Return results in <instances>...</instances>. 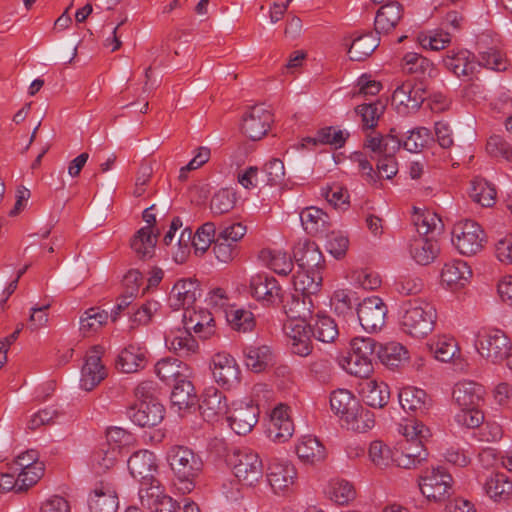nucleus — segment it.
Returning <instances> with one entry per match:
<instances>
[{"instance_id":"nucleus-1","label":"nucleus","mask_w":512,"mask_h":512,"mask_svg":"<svg viewBox=\"0 0 512 512\" xmlns=\"http://www.w3.org/2000/svg\"><path fill=\"white\" fill-rule=\"evenodd\" d=\"M398 431L404 436L395 453V463L405 469L416 468L427 460L428 452L423 441L430 437V430L422 422L410 420L399 425Z\"/></svg>"},{"instance_id":"nucleus-2","label":"nucleus","mask_w":512,"mask_h":512,"mask_svg":"<svg viewBox=\"0 0 512 512\" xmlns=\"http://www.w3.org/2000/svg\"><path fill=\"white\" fill-rule=\"evenodd\" d=\"M167 459L170 467L182 486L180 490L190 492L195 487V480L203 470L202 458L185 446L170 448Z\"/></svg>"},{"instance_id":"nucleus-3","label":"nucleus","mask_w":512,"mask_h":512,"mask_svg":"<svg viewBox=\"0 0 512 512\" xmlns=\"http://www.w3.org/2000/svg\"><path fill=\"white\" fill-rule=\"evenodd\" d=\"M436 318V309L431 303L422 299H414L404 304L401 325L407 334L415 338H422L433 331Z\"/></svg>"},{"instance_id":"nucleus-4","label":"nucleus","mask_w":512,"mask_h":512,"mask_svg":"<svg viewBox=\"0 0 512 512\" xmlns=\"http://www.w3.org/2000/svg\"><path fill=\"white\" fill-rule=\"evenodd\" d=\"M228 464L239 481L254 485L263 475V464L259 455L248 448L235 449L228 456Z\"/></svg>"},{"instance_id":"nucleus-5","label":"nucleus","mask_w":512,"mask_h":512,"mask_svg":"<svg viewBox=\"0 0 512 512\" xmlns=\"http://www.w3.org/2000/svg\"><path fill=\"white\" fill-rule=\"evenodd\" d=\"M485 233L473 220L456 223L452 230V243L463 255L471 256L480 252L484 246Z\"/></svg>"},{"instance_id":"nucleus-6","label":"nucleus","mask_w":512,"mask_h":512,"mask_svg":"<svg viewBox=\"0 0 512 512\" xmlns=\"http://www.w3.org/2000/svg\"><path fill=\"white\" fill-rule=\"evenodd\" d=\"M427 91L428 86L423 80L405 81L394 90L392 104L399 114L416 112L425 101Z\"/></svg>"},{"instance_id":"nucleus-7","label":"nucleus","mask_w":512,"mask_h":512,"mask_svg":"<svg viewBox=\"0 0 512 512\" xmlns=\"http://www.w3.org/2000/svg\"><path fill=\"white\" fill-rule=\"evenodd\" d=\"M452 482V476L444 468L436 467L419 478L418 486L428 500L443 501L451 494Z\"/></svg>"},{"instance_id":"nucleus-8","label":"nucleus","mask_w":512,"mask_h":512,"mask_svg":"<svg viewBox=\"0 0 512 512\" xmlns=\"http://www.w3.org/2000/svg\"><path fill=\"white\" fill-rule=\"evenodd\" d=\"M475 345L480 355L493 363L506 360L511 350L509 338L497 329L480 333Z\"/></svg>"},{"instance_id":"nucleus-9","label":"nucleus","mask_w":512,"mask_h":512,"mask_svg":"<svg viewBox=\"0 0 512 512\" xmlns=\"http://www.w3.org/2000/svg\"><path fill=\"white\" fill-rule=\"evenodd\" d=\"M87 504L90 512H116L118 510V494L110 477L98 480L93 484Z\"/></svg>"},{"instance_id":"nucleus-10","label":"nucleus","mask_w":512,"mask_h":512,"mask_svg":"<svg viewBox=\"0 0 512 512\" xmlns=\"http://www.w3.org/2000/svg\"><path fill=\"white\" fill-rule=\"evenodd\" d=\"M387 306L378 296L365 298L357 307V316L362 328L370 333L377 332L385 325Z\"/></svg>"},{"instance_id":"nucleus-11","label":"nucleus","mask_w":512,"mask_h":512,"mask_svg":"<svg viewBox=\"0 0 512 512\" xmlns=\"http://www.w3.org/2000/svg\"><path fill=\"white\" fill-rule=\"evenodd\" d=\"M212 374L215 381L225 389H231L240 384L239 365L228 353L219 352L212 357Z\"/></svg>"},{"instance_id":"nucleus-12","label":"nucleus","mask_w":512,"mask_h":512,"mask_svg":"<svg viewBox=\"0 0 512 512\" xmlns=\"http://www.w3.org/2000/svg\"><path fill=\"white\" fill-rule=\"evenodd\" d=\"M102 346H93L85 356L81 369L80 386L85 391H92L107 376L105 366L101 363Z\"/></svg>"},{"instance_id":"nucleus-13","label":"nucleus","mask_w":512,"mask_h":512,"mask_svg":"<svg viewBox=\"0 0 512 512\" xmlns=\"http://www.w3.org/2000/svg\"><path fill=\"white\" fill-rule=\"evenodd\" d=\"M288 339V345L293 354L306 357L311 354L313 346L311 329L308 322L287 320L283 326Z\"/></svg>"},{"instance_id":"nucleus-14","label":"nucleus","mask_w":512,"mask_h":512,"mask_svg":"<svg viewBox=\"0 0 512 512\" xmlns=\"http://www.w3.org/2000/svg\"><path fill=\"white\" fill-rule=\"evenodd\" d=\"M273 115L263 105H255L243 116L241 130L251 140H260L266 135Z\"/></svg>"},{"instance_id":"nucleus-15","label":"nucleus","mask_w":512,"mask_h":512,"mask_svg":"<svg viewBox=\"0 0 512 512\" xmlns=\"http://www.w3.org/2000/svg\"><path fill=\"white\" fill-rule=\"evenodd\" d=\"M259 417V407L250 402H236L233 404L232 411L227 417V421L232 430L238 435H246L251 432L257 424Z\"/></svg>"},{"instance_id":"nucleus-16","label":"nucleus","mask_w":512,"mask_h":512,"mask_svg":"<svg viewBox=\"0 0 512 512\" xmlns=\"http://www.w3.org/2000/svg\"><path fill=\"white\" fill-rule=\"evenodd\" d=\"M164 406L158 400L137 402L127 410L133 423L140 427H154L164 418Z\"/></svg>"},{"instance_id":"nucleus-17","label":"nucleus","mask_w":512,"mask_h":512,"mask_svg":"<svg viewBox=\"0 0 512 512\" xmlns=\"http://www.w3.org/2000/svg\"><path fill=\"white\" fill-rule=\"evenodd\" d=\"M251 295L266 305H274L283 301L282 288L278 281L267 274H257L250 280Z\"/></svg>"},{"instance_id":"nucleus-18","label":"nucleus","mask_w":512,"mask_h":512,"mask_svg":"<svg viewBox=\"0 0 512 512\" xmlns=\"http://www.w3.org/2000/svg\"><path fill=\"white\" fill-rule=\"evenodd\" d=\"M288 410V406L280 404L272 410L270 415L267 435L275 443L288 441L294 433V424Z\"/></svg>"},{"instance_id":"nucleus-19","label":"nucleus","mask_w":512,"mask_h":512,"mask_svg":"<svg viewBox=\"0 0 512 512\" xmlns=\"http://www.w3.org/2000/svg\"><path fill=\"white\" fill-rule=\"evenodd\" d=\"M199 410L203 419L207 422H217L228 412V404L225 395L215 387L204 390Z\"/></svg>"},{"instance_id":"nucleus-20","label":"nucleus","mask_w":512,"mask_h":512,"mask_svg":"<svg viewBox=\"0 0 512 512\" xmlns=\"http://www.w3.org/2000/svg\"><path fill=\"white\" fill-rule=\"evenodd\" d=\"M201 295L199 283L194 279H180L174 286L168 297L169 306L174 310L190 308Z\"/></svg>"},{"instance_id":"nucleus-21","label":"nucleus","mask_w":512,"mask_h":512,"mask_svg":"<svg viewBox=\"0 0 512 512\" xmlns=\"http://www.w3.org/2000/svg\"><path fill=\"white\" fill-rule=\"evenodd\" d=\"M296 469L288 461L273 460L267 471V480L276 494L287 492L296 479Z\"/></svg>"},{"instance_id":"nucleus-22","label":"nucleus","mask_w":512,"mask_h":512,"mask_svg":"<svg viewBox=\"0 0 512 512\" xmlns=\"http://www.w3.org/2000/svg\"><path fill=\"white\" fill-rule=\"evenodd\" d=\"M184 329L194 331L202 339H208L215 333V321L208 310L186 308L183 313Z\"/></svg>"},{"instance_id":"nucleus-23","label":"nucleus","mask_w":512,"mask_h":512,"mask_svg":"<svg viewBox=\"0 0 512 512\" xmlns=\"http://www.w3.org/2000/svg\"><path fill=\"white\" fill-rule=\"evenodd\" d=\"M293 257L300 269L321 272L324 268V257L319 247L309 240L299 242L293 250Z\"/></svg>"},{"instance_id":"nucleus-24","label":"nucleus","mask_w":512,"mask_h":512,"mask_svg":"<svg viewBox=\"0 0 512 512\" xmlns=\"http://www.w3.org/2000/svg\"><path fill=\"white\" fill-rule=\"evenodd\" d=\"M128 469L133 478L140 482L151 481L158 473L155 455L148 450H140L130 456Z\"/></svg>"},{"instance_id":"nucleus-25","label":"nucleus","mask_w":512,"mask_h":512,"mask_svg":"<svg viewBox=\"0 0 512 512\" xmlns=\"http://www.w3.org/2000/svg\"><path fill=\"white\" fill-rule=\"evenodd\" d=\"M359 394L364 403L372 408H384L390 399V390L386 383L367 379L359 383Z\"/></svg>"},{"instance_id":"nucleus-26","label":"nucleus","mask_w":512,"mask_h":512,"mask_svg":"<svg viewBox=\"0 0 512 512\" xmlns=\"http://www.w3.org/2000/svg\"><path fill=\"white\" fill-rule=\"evenodd\" d=\"M485 388L470 380L458 382L453 389V399L459 407H479L484 401Z\"/></svg>"},{"instance_id":"nucleus-27","label":"nucleus","mask_w":512,"mask_h":512,"mask_svg":"<svg viewBox=\"0 0 512 512\" xmlns=\"http://www.w3.org/2000/svg\"><path fill=\"white\" fill-rule=\"evenodd\" d=\"M403 8L397 1H388L376 13L374 29L377 35L388 34L402 18Z\"/></svg>"},{"instance_id":"nucleus-28","label":"nucleus","mask_w":512,"mask_h":512,"mask_svg":"<svg viewBox=\"0 0 512 512\" xmlns=\"http://www.w3.org/2000/svg\"><path fill=\"white\" fill-rule=\"evenodd\" d=\"M468 50H450L443 58L445 67L458 77L471 79L476 69V62Z\"/></svg>"},{"instance_id":"nucleus-29","label":"nucleus","mask_w":512,"mask_h":512,"mask_svg":"<svg viewBox=\"0 0 512 512\" xmlns=\"http://www.w3.org/2000/svg\"><path fill=\"white\" fill-rule=\"evenodd\" d=\"M414 210L413 223L419 237L436 239L444 230L442 219L429 210L423 212H418L416 208Z\"/></svg>"},{"instance_id":"nucleus-30","label":"nucleus","mask_w":512,"mask_h":512,"mask_svg":"<svg viewBox=\"0 0 512 512\" xmlns=\"http://www.w3.org/2000/svg\"><path fill=\"white\" fill-rule=\"evenodd\" d=\"M304 230L313 236L322 237L330 227L329 216L316 207H307L300 213Z\"/></svg>"},{"instance_id":"nucleus-31","label":"nucleus","mask_w":512,"mask_h":512,"mask_svg":"<svg viewBox=\"0 0 512 512\" xmlns=\"http://www.w3.org/2000/svg\"><path fill=\"white\" fill-rule=\"evenodd\" d=\"M146 364V350L134 345L124 348L116 360V367L123 373H135Z\"/></svg>"},{"instance_id":"nucleus-32","label":"nucleus","mask_w":512,"mask_h":512,"mask_svg":"<svg viewBox=\"0 0 512 512\" xmlns=\"http://www.w3.org/2000/svg\"><path fill=\"white\" fill-rule=\"evenodd\" d=\"M471 276L472 271L463 260H451L444 264L441 271V280L449 287H463Z\"/></svg>"},{"instance_id":"nucleus-33","label":"nucleus","mask_w":512,"mask_h":512,"mask_svg":"<svg viewBox=\"0 0 512 512\" xmlns=\"http://www.w3.org/2000/svg\"><path fill=\"white\" fill-rule=\"evenodd\" d=\"M288 320L308 322L312 318L313 302L309 295L294 293L284 304Z\"/></svg>"},{"instance_id":"nucleus-34","label":"nucleus","mask_w":512,"mask_h":512,"mask_svg":"<svg viewBox=\"0 0 512 512\" xmlns=\"http://www.w3.org/2000/svg\"><path fill=\"white\" fill-rule=\"evenodd\" d=\"M171 403L173 406H177L179 411L188 410L198 403L195 388L188 380V375L173 384Z\"/></svg>"},{"instance_id":"nucleus-35","label":"nucleus","mask_w":512,"mask_h":512,"mask_svg":"<svg viewBox=\"0 0 512 512\" xmlns=\"http://www.w3.org/2000/svg\"><path fill=\"white\" fill-rule=\"evenodd\" d=\"M165 343L170 350H173L181 357H187L194 354L198 349V344L190 332L178 329L177 332L171 331L165 336Z\"/></svg>"},{"instance_id":"nucleus-36","label":"nucleus","mask_w":512,"mask_h":512,"mask_svg":"<svg viewBox=\"0 0 512 512\" xmlns=\"http://www.w3.org/2000/svg\"><path fill=\"white\" fill-rule=\"evenodd\" d=\"M296 453L299 459L307 464L321 462L326 457L325 447L314 436H303L296 446Z\"/></svg>"},{"instance_id":"nucleus-37","label":"nucleus","mask_w":512,"mask_h":512,"mask_svg":"<svg viewBox=\"0 0 512 512\" xmlns=\"http://www.w3.org/2000/svg\"><path fill=\"white\" fill-rule=\"evenodd\" d=\"M159 234L158 229L156 233H150L149 227H142L137 231L131 240V249L139 259L145 260L153 257Z\"/></svg>"},{"instance_id":"nucleus-38","label":"nucleus","mask_w":512,"mask_h":512,"mask_svg":"<svg viewBox=\"0 0 512 512\" xmlns=\"http://www.w3.org/2000/svg\"><path fill=\"white\" fill-rule=\"evenodd\" d=\"M380 38L372 32H368L357 36L353 39L349 49L348 55L352 61H363L369 57L374 50L379 46Z\"/></svg>"},{"instance_id":"nucleus-39","label":"nucleus","mask_w":512,"mask_h":512,"mask_svg":"<svg viewBox=\"0 0 512 512\" xmlns=\"http://www.w3.org/2000/svg\"><path fill=\"white\" fill-rule=\"evenodd\" d=\"M189 368L178 359L165 358L158 361L155 365V373L164 382L174 384L178 380L187 376Z\"/></svg>"},{"instance_id":"nucleus-40","label":"nucleus","mask_w":512,"mask_h":512,"mask_svg":"<svg viewBox=\"0 0 512 512\" xmlns=\"http://www.w3.org/2000/svg\"><path fill=\"white\" fill-rule=\"evenodd\" d=\"M412 258L421 265L430 264L439 253V246L436 239L418 237L410 245Z\"/></svg>"},{"instance_id":"nucleus-41","label":"nucleus","mask_w":512,"mask_h":512,"mask_svg":"<svg viewBox=\"0 0 512 512\" xmlns=\"http://www.w3.org/2000/svg\"><path fill=\"white\" fill-rule=\"evenodd\" d=\"M399 403L405 411L423 413L429 406L427 393L415 387H405L399 392Z\"/></svg>"},{"instance_id":"nucleus-42","label":"nucleus","mask_w":512,"mask_h":512,"mask_svg":"<svg viewBox=\"0 0 512 512\" xmlns=\"http://www.w3.org/2000/svg\"><path fill=\"white\" fill-rule=\"evenodd\" d=\"M312 336L323 343H331L338 336V328L334 320L326 315H317L308 322Z\"/></svg>"},{"instance_id":"nucleus-43","label":"nucleus","mask_w":512,"mask_h":512,"mask_svg":"<svg viewBox=\"0 0 512 512\" xmlns=\"http://www.w3.org/2000/svg\"><path fill=\"white\" fill-rule=\"evenodd\" d=\"M486 494L494 501H504L512 494V482L504 473H492L484 483Z\"/></svg>"},{"instance_id":"nucleus-44","label":"nucleus","mask_w":512,"mask_h":512,"mask_svg":"<svg viewBox=\"0 0 512 512\" xmlns=\"http://www.w3.org/2000/svg\"><path fill=\"white\" fill-rule=\"evenodd\" d=\"M321 272L300 269L293 275V285L296 293L314 295L319 292L322 285Z\"/></svg>"},{"instance_id":"nucleus-45","label":"nucleus","mask_w":512,"mask_h":512,"mask_svg":"<svg viewBox=\"0 0 512 512\" xmlns=\"http://www.w3.org/2000/svg\"><path fill=\"white\" fill-rule=\"evenodd\" d=\"M119 449L102 444L91 455V468L96 474L106 473L112 469L119 457Z\"/></svg>"},{"instance_id":"nucleus-46","label":"nucleus","mask_w":512,"mask_h":512,"mask_svg":"<svg viewBox=\"0 0 512 512\" xmlns=\"http://www.w3.org/2000/svg\"><path fill=\"white\" fill-rule=\"evenodd\" d=\"M359 403L358 399L346 389H338L330 396L331 409L342 421L345 416L358 409Z\"/></svg>"},{"instance_id":"nucleus-47","label":"nucleus","mask_w":512,"mask_h":512,"mask_svg":"<svg viewBox=\"0 0 512 512\" xmlns=\"http://www.w3.org/2000/svg\"><path fill=\"white\" fill-rule=\"evenodd\" d=\"M478 65L494 71H504L507 68L506 58L496 47H485L482 41L477 42Z\"/></svg>"},{"instance_id":"nucleus-48","label":"nucleus","mask_w":512,"mask_h":512,"mask_svg":"<svg viewBox=\"0 0 512 512\" xmlns=\"http://www.w3.org/2000/svg\"><path fill=\"white\" fill-rule=\"evenodd\" d=\"M245 364L253 372H261L272 363L273 356L270 347H247L244 350Z\"/></svg>"},{"instance_id":"nucleus-49","label":"nucleus","mask_w":512,"mask_h":512,"mask_svg":"<svg viewBox=\"0 0 512 512\" xmlns=\"http://www.w3.org/2000/svg\"><path fill=\"white\" fill-rule=\"evenodd\" d=\"M403 68L410 74H416L423 81L426 76L433 77L436 72L429 59L413 52H409L403 57Z\"/></svg>"},{"instance_id":"nucleus-50","label":"nucleus","mask_w":512,"mask_h":512,"mask_svg":"<svg viewBox=\"0 0 512 512\" xmlns=\"http://www.w3.org/2000/svg\"><path fill=\"white\" fill-rule=\"evenodd\" d=\"M343 423L347 429L364 433L374 427L375 415L359 403L358 409L345 416Z\"/></svg>"},{"instance_id":"nucleus-51","label":"nucleus","mask_w":512,"mask_h":512,"mask_svg":"<svg viewBox=\"0 0 512 512\" xmlns=\"http://www.w3.org/2000/svg\"><path fill=\"white\" fill-rule=\"evenodd\" d=\"M430 351L434 357L441 362L451 361L459 354V347L456 340L447 335L438 336L429 344Z\"/></svg>"},{"instance_id":"nucleus-52","label":"nucleus","mask_w":512,"mask_h":512,"mask_svg":"<svg viewBox=\"0 0 512 512\" xmlns=\"http://www.w3.org/2000/svg\"><path fill=\"white\" fill-rule=\"evenodd\" d=\"M377 359L388 367H397L408 359V351L403 345L396 342H391L384 346L379 345Z\"/></svg>"},{"instance_id":"nucleus-53","label":"nucleus","mask_w":512,"mask_h":512,"mask_svg":"<svg viewBox=\"0 0 512 512\" xmlns=\"http://www.w3.org/2000/svg\"><path fill=\"white\" fill-rule=\"evenodd\" d=\"M471 199L483 207H491L495 203L496 190L483 178H475L469 190Z\"/></svg>"},{"instance_id":"nucleus-54","label":"nucleus","mask_w":512,"mask_h":512,"mask_svg":"<svg viewBox=\"0 0 512 512\" xmlns=\"http://www.w3.org/2000/svg\"><path fill=\"white\" fill-rule=\"evenodd\" d=\"M108 312L98 307H91L80 317V331L86 336L97 332L108 320Z\"/></svg>"},{"instance_id":"nucleus-55","label":"nucleus","mask_w":512,"mask_h":512,"mask_svg":"<svg viewBox=\"0 0 512 512\" xmlns=\"http://www.w3.org/2000/svg\"><path fill=\"white\" fill-rule=\"evenodd\" d=\"M17 464L21 467L22 471L19 474V488L18 490H27L29 487L37 483L44 473L42 463L33 464V462H26L25 456L17 457Z\"/></svg>"},{"instance_id":"nucleus-56","label":"nucleus","mask_w":512,"mask_h":512,"mask_svg":"<svg viewBox=\"0 0 512 512\" xmlns=\"http://www.w3.org/2000/svg\"><path fill=\"white\" fill-rule=\"evenodd\" d=\"M384 111L385 105L379 100L361 104L355 108V112L361 117L363 128L365 129H374L378 125V120Z\"/></svg>"},{"instance_id":"nucleus-57","label":"nucleus","mask_w":512,"mask_h":512,"mask_svg":"<svg viewBox=\"0 0 512 512\" xmlns=\"http://www.w3.org/2000/svg\"><path fill=\"white\" fill-rule=\"evenodd\" d=\"M164 495V488L155 477L151 481L140 482L139 498L144 507L152 509Z\"/></svg>"},{"instance_id":"nucleus-58","label":"nucleus","mask_w":512,"mask_h":512,"mask_svg":"<svg viewBox=\"0 0 512 512\" xmlns=\"http://www.w3.org/2000/svg\"><path fill=\"white\" fill-rule=\"evenodd\" d=\"M370 461L378 468L384 469L395 462V454L392 453L389 446L381 440H374L370 443L368 449Z\"/></svg>"},{"instance_id":"nucleus-59","label":"nucleus","mask_w":512,"mask_h":512,"mask_svg":"<svg viewBox=\"0 0 512 512\" xmlns=\"http://www.w3.org/2000/svg\"><path fill=\"white\" fill-rule=\"evenodd\" d=\"M262 257L268 258V266L279 275H288L293 269V261L291 257L283 251L264 250Z\"/></svg>"},{"instance_id":"nucleus-60","label":"nucleus","mask_w":512,"mask_h":512,"mask_svg":"<svg viewBox=\"0 0 512 512\" xmlns=\"http://www.w3.org/2000/svg\"><path fill=\"white\" fill-rule=\"evenodd\" d=\"M236 202V195L233 191L227 188L217 191L211 201L210 209L215 215H222L231 211Z\"/></svg>"},{"instance_id":"nucleus-61","label":"nucleus","mask_w":512,"mask_h":512,"mask_svg":"<svg viewBox=\"0 0 512 512\" xmlns=\"http://www.w3.org/2000/svg\"><path fill=\"white\" fill-rule=\"evenodd\" d=\"M326 238L325 247L327 251L335 258H340L346 254L349 246V240L346 235L340 231H329L321 237Z\"/></svg>"},{"instance_id":"nucleus-62","label":"nucleus","mask_w":512,"mask_h":512,"mask_svg":"<svg viewBox=\"0 0 512 512\" xmlns=\"http://www.w3.org/2000/svg\"><path fill=\"white\" fill-rule=\"evenodd\" d=\"M356 492L353 485L346 480L331 482L329 496L337 504L344 505L355 498Z\"/></svg>"},{"instance_id":"nucleus-63","label":"nucleus","mask_w":512,"mask_h":512,"mask_svg":"<svg viewBox=\"0 0 512 512\" xmlns=\"http://www.w3.org/2000/svg\"><path fill=\"white\" fill-rule=\"evenodd\" d=\"M216 238V227L213 222H206L199 227L192 238V245L196 251L204 253Z\"/></svg>"},{"instance_id":"nucleus-64","label":"nucleus","mask_w":512,"mask_h":512,"mask_svg":"<svg viewBox=\"0 0 512 512\" xmlns=\"http://www.w3.org/2000/svg\"><path fill=\"white\" fill-rule=\"evenodd\" d=\"M431 139V132L425 127H417L409 131V135L403 141V148L409 152L417 153L427 145Z\"/></svg>"}]
</instances>
